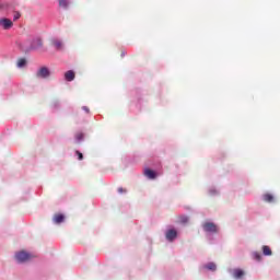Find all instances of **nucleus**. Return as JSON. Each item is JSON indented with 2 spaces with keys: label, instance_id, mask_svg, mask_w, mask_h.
I'll return each instance as SVG.
<instances>
[{
  "label": "nucleus",
  "instance_id": "nucleus-1",
  "mask_svg": "<svg viewBox=\"0 0 280 280\" xmlns=\"http://www.w3.org/2000/svg\"><path fill=\"white\" fill-rule=\"evenodd\" d=\"M202 229L206 233H218V225L213 222H205Z\"/></svg>",
  "mask_w": 280,
  "mask_h": 280
},
{
  "label": "nucleus",
  "instance_id": "nucleus-2",
  "mask_svg": "<svg viewBox=\"0 0 280 280\" xmlns=\"http://www.w3.org/2000/svg\"><path fill=\"white\" fill-rule=\"evenodd\" d=\"M31 255L26 252H19L15 254V259L20 262L23 264L25 261H30Z\"/></svg>",
  "mask_w": 280,
  "mask_h": 280
},
{
  "label": "nucleus",
  "instance_id": "nucleus-3",
  "mask_svg": "<svg viewBox=\"0 0 280 280\" xmlns=\"http://www.w3.org/2000/svg\"><path fill=\"white\" fill-rule=\"evenodd\" d=\"M49 75H51V72H49V68L47 67L39 68V70L36 73V78H42V79L49 78Z\"/></svg>",
  "mask_w": 280,
  "mask_h": 280
},
{
  "label": "nucleus",
  "instance_id": "nucleus-4",
  "mask_svg": "<svg viewBox=\"0 0 280 280\" xmlns=\"http://www.w3.org/2000/svg\"><path fill=\"white\" fill-rule=\"evenodd\" d=\"M14 23L12 20L8 18L0 19V27H3L4 30H11L13 27Z\"/></svg>",
  "mask_w": 280,
  "mask_h": 280
},
{
  "label": "nucleus",
  "instance_id": "nucleus-5",
  "mask_svg": "<svg viewBox=\"0 0 280 280\" xmlns=\"http://www.w3.org/2000/svg\"><path fill=\"white\" fill-rule=\"evenodd\" d=\"M50 45L55 47V49H57L58 51H60L65 47V44L60 39H51Z\"/></svg>",
  "mask_w": 280,
  "mask_h": 280
},
{
  "label": "nucleus",
  "instance_id": "nucleus-6",
  "mask_svg": "<svg viewBox=\"0 0 280 280\" xmlns=\"http://www.w3.org/2000/svg\"><path fill=\"white\" fill-rule=\"evenodd\" d=\"M40 47H43V39L39 37L34 38L31 44V49H40Z\"/></svg>",
  "mask_w": 280,
  "mask_h": 280
},
{
  "label": "nucleus",
  "instance_id": "nucleus-7",
  "mask_svg": "<svg viewBox=\"0 0 280 280\" xmlns=\"http://www.w3.org/2000/svg\"><path fill=\"white\" fill-rule=\"evenodd\" d=\"M176 237H178V232H176V230H168L166 232V240H168V242H174Z\"/></svg>",
  "mask_w": 280,
  "mask_h": 280
},
{
  "label": "nucleus",
  "instance_id": "nucleus-8",
  "mask_svg": "<svg viewBox=\"0 0 280 280\" xmlns=\"http://www.w3.org/2000/svg\"><path fill=\"white\" fill-rule=\"evenodd\" d=\"M65 78L67 82H73V80H75V72H73L72 70H69L65 73Z\"/></svg>",
  "mask_w": 280,
  "mask_h": 280
},
{
  "label": "nucleus",
  "instance_id": "nucleus-9",
  "mask_svg": "<svg viewBox=\"0 0 280 280\" xmlns=\"http://www.w3.org/2000/svg\"><path fill=\"white\" fill-rule=\"evenodd\" d=\"M144 175L147 176V178H150L151 180H154V178H156V173L150 168L144 170Z\"/></svg>",
  "mask_w": 280,
  "mask_h": 280
},
{
  "label": "nucleus",
  "instance_id": "nucleus-10",
  "mask_svg": "<svg viewBox=\"0 0 280 280\" xmlns=\"http://www.w3.org/2000/svg\"><path fill=\"white\" fill-rule=\"evenodd\" d=\"M52 220L55 224H62V222H65V214L57 213L54 215Z\"/></svg>",
  "mask_w": 280,
  "mask_h": 280
},
{
  "label": "nucleus",
  "instance_id": "nucleus-11",
  "mask_svg": "<svg viewBox=\"0 0 280 280\" xmlns=\"http://www.w3.org/2000/svg\"><path fill=\"white\" fill-rule=\"evenodd\" d=\"M244 270L242 269H234L233 270V277L234 279H242L244 277Z\"/></svg>",
  "mask_w": 280,
  "mask_h": 280
},
{
  "label": "nucleus",
  "instance_id": "nucleus-12",
  "mask_svg": "<svg viewBox=\"0 0 280 280\" xmlns=\"http://www.w3.org/2000/svg\"><path fill=\"white\" fill-rule=\"evenodd\" d=\"M262 199L265 202H275V196L270 195V194H265L262 196Z\"/></svg>",
  "mask_w": 280,
  "mask_h": 280
},
{
  "label": "nucleus",
  "instance_id": "nucleus-13",
  "mask_svg": "<svg viewBox=\"0 0 280 280\" xmlns=\"http://www.w3.org/2000/svg\"><path fill=\"white\" fill-rule=\"evenodd\" d=\"M262 255L270 256L272 255V249L268 245L262 246Z\"/></svg>",
  "mask_w": 280,
  "mask_h": 280
},
{
  "label": "nucleus",
  "instance_id": "nucleus-14",
  "mask_svg": "<svg viewBox=\"0 0 280 280\" xmlns=\"http://www.w3.org/2000/svg\"><path fill=\"white\" fill-rule=\"evenodd\" d=\"M27 65V60H25V58H21L18 60V67L22 68L25 67Z\"/></svg>",
  "mask_w": 280,
  "mask_h": 280
},
{
  "label": "nucleus",
  "instance_id": "nucleus-15",
  "mask_svg": "<svg viewBox=\"0 0 280 280\" xmlns=\"http://www.w3.org/2000/svg\"><path fill=\"white\" fill-rule=\"evenodd\" d=\"M179 222H180V224H187V222H189V217L180 215L179 217Z\"/></svg>",
  "mask_w": 280,
  "mask_h": 280
},
{
  "label": "nucleus",
  "instance_id": "nucleus-16",
  "mask_svg": "<svg viewBox=\"0 0 280 280\" xmlns=\"http://www.w3.org/2000/svg\"><path fill=\"white\" fill-rule=\"evenodd\" d=\"M60 8H68L69 7V0H59Z\"/></svg>",
  "mask_w": 280,
  "mask_h": 280
},
{
  "label": "nucleus",
  "instance_id": "nucleus-17",
  "mask_svg": "<svg viewBox=\"0 0 280 280\" xmlns=\"http://www.w3.org/2000/svg\"><path fill=\"white\" fill-rule=\"evenodd\" d=\"M206 268H207L208 270H215L218 267L215 266L214 262H209V264L206 266Z\"/></svg>",
  "mask_w": 280,
  "mask_h": 280
},
{
  "label": "nucleus",
  "instance_id": "nucleus-18",
  "mask_svg": "<svg viewBox=\"0 0 280 280\" xmlns=\"http://www.w3.org/2000/svg\"><path fill=\"white\" fill-rule=\"evenodd\" d=\"M253 257H254V259H256V261H261V254H259L258 252H255L253 254Z\"/></svg>",
  "mask_w": 280,
  "mask_h": 280
},
{
  "label": "nucleus",
  "instance_id": "nucleus-19",
  "mask_svg": "<svg viewBox=\"0 0 280 280\" xmlns=\"http://www.w3.org/2000/svg\"><path fill=\"white\" fill-rule=\"evenodd\" d=\"M75 139L78 142L82 141V139H84V133H82V132L77 133Z\"/></svg>",
  "mask_w": 280,
  "mask_h": 280
},
{
  "label": "nucleus",
  "instance_id": "nucleus-20",
  "mask_svg": "<svg viewBox=\"0 0 280 280\" xmlns=\"http://www.w3.org/2000/svg\"><path fill=\"white\" fill-rule=\"evenodd\" d=\"M19 19H21V13H15L13 16V21H19Z\"/></svg>",
  "mask_w": 280,
  "mask_h": 280
},
{
  "label": "nucleus",
  "instance_id": "nucleus-21",
  "mask_svg": "<svg viewBox=\"0 0 280 280\" xmlns=\"http://www.w3.org/2000/svg\"><path fill=\"white\" fill-rule=\"evenodd\" d=\"M75 154L79 156V161H82V159H84V155L80 151H77Z\"/></svg>",
  "mask_w": 280,
  "mask_h": 280
},
{
  "label": "nucleus",
  "instance_id": "nucleus-22",
  "mask_svg": "<svg viewBox=\"0 0 280 280\" xmlns=\"http://www.w3.org/2000/svg\"><path fill=\"white\" fill-rule=\"evenodd\" d=\"M126 188H124V187H119L118 188V194H126Z\"/></svg>",
  "mask_w": 280,
  "mask_h": 280
},
{
  "label": "nucleus",
  "instance_id": "nucleus-23",
  "mask_svg": "<svg viewBox=\"0 0 280 280\" xmlns=\"http://www.w3.org/2000/svg\"><path fill=\"white\" fill-rule=\"evenodd\" d=\"M82 109L85 110V113H90V109L86 106H83Z\"/></svg>",
  "mask_w": 280,
  "mask_h": 280
}]
</instances>
